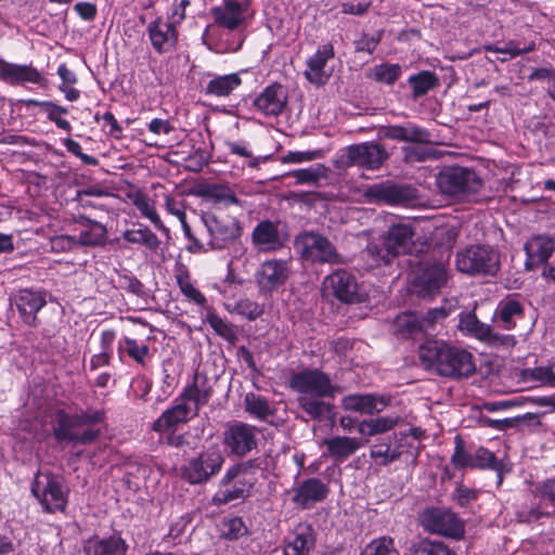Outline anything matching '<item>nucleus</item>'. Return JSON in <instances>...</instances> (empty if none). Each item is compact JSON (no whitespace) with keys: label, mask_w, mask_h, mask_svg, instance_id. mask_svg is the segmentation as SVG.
<instances>
[{"label":"nucleus","mask_w":555,"mask_h":555,"mask_svg":"<svg viewBox=\"0 0 555 555\" xmlns=\"http://www.w3.org/2000/svg\"><path fill=\"white\" fill-rule=\"evenodd\" d=\"M289 387L299 393L297 403L312 420L334 417V405L325 398H334L335 386L330 376L319 369H304L289 378Z\"/></svg>","instance_id":"nucleus-1"},{"label":"nucleus","mask_w":555,"mask_h":555,"mask_svg":"<svg viewBox=\"0 0 555 555\" xmlns=\"http://www.w3.org/2000/svg\"><path fill=\"white\" fill-rule=\"evenodd\" d=\"M418 358L424 369L450 379L467 378L476 371L469 351L443 340H425L418 347Z\"/></svg>","instance_id":"nucleus-2"},{"label":"nucleus","mask_w":555,"mask_h":555,"mask_svg":"<svg viewBox=\"0 0 555 555\" xmlns=\"http://www.w3.org/2000/svg\"><path fill=\"white\" fill-rule=\"evenodd\" d=\"M104 421V410L89 408L76 413L59 410L53 425V437L60 443L91 444L98 440L101 433L94 426L102 424Z\"/></svg>","instance_id":"nucleus-3"},{"label":"nucleus","mask_w":555,"mask_h":555,"mask_svg":"<svg viewBox=\"0 0 555 555\" xmlns=\"http://www.w3.org/2000/svg\"><path fill=\"white\" fill-rule=\"evenodd\" d=\"M413 230L408 224H393L378 240L371 241L361 257L370 261L369 266L389 264L396 257L411 249Z\"/></svg>","instance_id":"nucleus-4"},{"label":"nucleus","mask_w":555,"mask_h":555,"mask_svg":"<svg viewBox=\"0 0 555 555\" xmlns=\"http://www.w3.org/2000/svg\"><path fill=\"white\" fill-rule=\"evenodd\" d=\"M436 185L441 194L460 202L476 199L483 188L480 176L472 168L443 166L436 176Z\"/></svg>","instance_id":"nucleus-5"},{"label":"nucleus","mask_w":555,"mask_h":555,"mask_svg":"<svg viewBox=\"0 0 555 555\" xmlns=\"http://www.w3.org/2000/svg\"><path fill=\"white\" fill-rule=\"evenodd\" d=\"M295 250L300 258L312 264H343L345 262L328 237L314 231H306L296 236Z\"/></svg>","instance_id":"nucleus-6"},{"label":"nucleus","mask_w":555,"mask_h":555,"mask_svg":"<svg viewBox=\"0 0 555 555\" xmlns=\"http://www.w3.org/2000/svg\"><path fill=\"white\" fill-rule=\"evenodd\" d=\"M257 460H248L232 465L219 482V489L212 498L216 505L228 504L232 501L244 499L246 492L253 487V481L248 479V475L258 469Z\"/></svg>","instance_id":"nucleus-7"},{"label":"nucleus","mask_w":555,"mask_h":555,"mask_svg":"<svg viewBox=\"0 0 555 555\" xmlns=\"http://www.w3.org/2000/svg\"><path fill=\"white\" fill-rule=\"evenodd\" d=\"M459 271L472 276H495L500 271V253L489 245H470L456 255Z\"/></svg>","instance_id":"nucleus-8"},{"label":"nucleus","mask_w":555,"mask_h":555,"mask_svg":"<svg viewBox=\"0 0 555 555\" xmlns=\"http://www.w3.org/2000/svg\"><path fill=\"white\" fill-rule=\"evenodd\" d=\"M389 156L384 145L375 141H366L345 147L336 158L335 167L347 169L357 166L366 170H378L388 160Z\"/></svg>","instance_id":"nucleus-9"},{"label":"nucleus","mask_w":555,"mask_h":555,"mask_svg":"<svg viewBox=\"0 0 555 555\" xmlns=\"http://www.w3.org/2000/svg\"><path fill=\"white\" fill-rule=\"evenodd\" d=\"M31 493L47 513H64L68 503L69 489L62 477L46 473L37 474L31 483Z\"/></svg>","instance_id":"nucleus-10"},{"label":"nucleus","mask_w":555,"mask_h":555,"mask_svg":"<svg viewBox=\"0 0 555 555\" xmlns=\"http://www.w3.org/2000/svg\"><path fill=\"white\" fill-rule=\"evenodd\" d=\"M364 197L374 204L408 207L420 201V193L415 186L409 183L385 180L369 185L364 190Z\"/></svg>","instance_id":"nucleus-11"},{"label":"nucleus","mask_w":555,"mask_h":555,"mask_svg":"<svg viewBox=\"0 0 555 555\" xmlns=\"http://www.w3.org/2000/svg\"><path fill=\"white\" fill-rule=\"evenodd\" d=\"M223 463L222 452L212 446L191 457L181 467V477L191 485H203L221 470Z\"/></svg>","instance_id":"nucleus-12"},{"label":"nucleus","mask_w":555,"mask_h":555,"mask_svg":"<svg viewBox=\"0 0 555 555\" xmlns=\"http://www.w3.org/2000/svg\"><path fill=\"white\" fill-rule=\"evenodd\" d=\"M420 521L424 530L450 538L460 539L464 534V525L461 519L451 511L431 507L425 509Z\"/></svg>","instance_id":"nucleus-13"},{"label":"nucleus","mask_w":555,"mask_h":555,"mask_svg":"<svg viewBox=\"0 0 555 555\" xmlns=\"http://www.w3.org/2000/svg\"><path fill=\"white\" fill-rule=\"evenodd\" d=\"M202 220L209 233L211 249H223L235 242L242 234L241 222L234 217H218L204 214Z\"/></svg>","instance_id":"nucleus-14"},{"label":"nucleus","mask_w":555,"mask_h":555,"mask_svg":"<svg viewBox=\"0 0 555 555\" xmlns=\"http://www.w3.org/2000/svg\"><path fill=\"white\" fill-rule=\"evenodd\" d=\"M250 240L257 251L273 253L283 248L289 236L281 221L263 219L254 227Z\"/></svg>","instance_id":"nucleus-15"},{"label":"nucleus","mask_w":555,"mask_h":555,"mask_svg":"<svg viewBox=\"0 0 555 555\" xmlns=\"http://www.w3.org/2000/svg\"><path fill=\"white\" fill-rule=\"evenodd\" d=\"M50 293L43 288L26 287L14 293L11 298L23 322L36 327L39 324L37 313L47 305Z\"/></svg>","instance_id":"nucleus-16"},{"label":"nucleus","mask_w":555,"mask_h":555,"mask_svg":"<svg viewBox=\"0 0 555 555\" xmlns=\"http://www.w3.org/2000/svg\"><path fill=\"white\" fill-rule=\"evenodd\" d=\"M223 444L232 455L243 457L257 448V429L249 424L234 422L223 433Z\"/></svg>","instance_id":"nucleus-17"},{"label":"nucleus","mask_w":555,"mask_h":555,"mask_svg":"<svg viewBox=\"0 0 555 555\" xmlns=\"http://www.w3.org/2000/svg\"><path fill=\"white\" fill-rule=\"evenodd\" d=\"M324 287L336 299L345 304L361 301L356 276L347 270L339 269L327 275Z\"/></svg>","instance_id":"nucleus-18"},{"label":"nucleus","mask_w":555,"mask_h":555,"mask_svg":"<svg viewBox=\"0 0 555 555\" xmlns=\"http://www.w3.org/2000/svg\"><path fill=\"white\" fill-rule=\"evenodd\" d=\"M447 269L442 261L426 267L413 282V292L422 298H430L440 292L447 282Z\"/></svg>","instance_id":"nucleus-19"},{"label":"nucleus","mask_w":555,"mask_h":555,"mask_svg":"<svg viewBox=\"0 0 555 555\" xmlns=\"http://www.w3.org/2000/svg\"><path fill=\"white\" fill-rule=\"evenodd\" d=\"M288 102L285 87L279 82L267 86L254 100V107L267 117L280 116Z\"/></svg>","instance_id":"nucleus-20"},{"label":"nucleus","mask_w":555,"mask_h":555,"mask_svg":"<svg viewBox=\"0 0 555 555\" xmlns=\"http://www.w3.org/2000/svg\"><path fill=\"white\" fill-rule=\"evenodd\" d=\"M380 138L418 145L430 144L431 133L428 129L408 121L402 125H386L378 129Z\"/></svg>","instance_id":"nucleus-21"},{"label":"nucleus","mask_w":555,"mask_h":555,"mask_svg":"<svg viewBox=\"0 0 555 555\" xmlns=\"http://www.w3.org/2000/svg\"><path fill=\"white\" fill-rule=\"evenodd\" d=\"M0 80L10 86L23 83L44 86L47 82L42 74L33 65L10 63L2 57H0Z\"/></svg>","instance_id":"nucleus-22"},{"label":"nucleus","mask_w":555,"mask_h":555,"mask_svg":"<svg viewBox=\"0 0 555 555\" xmlns=\"http://www.w3.org/2000/svg\"><path fill=\"white\" fill-rule=\"evenodd\" d=\"M526 253L525 269L533 271L545 264L555 251V241L548 235H533L524 245Z\"/></svg>","instance_id":"nucleus-23"},{"label":"nucleus","mask_w":555,"mask_h":555,"mask_svg":"<svg viewBox=\"0 0 555 555\" xmlns=\"http://www.w3.org/2000/svg\"><path fill=\"white\" fill-rule=\"evenodd\" d=\"M147 34L153 49L159 53L170 52L176 49L178 43L177 24L172 21L164 22L157 17L147 26Z\"/></svg>","instance_id":"nucleus-24"},{"label":"nucleus","mask_w":555,"mask_h":555,"mask_svg":"<svg viewBox=\"0 0 555 555\" xmlns=\"http://www.w3.org/2000/svg\"><path fill=\"white\" fill-rule=\"evenodd\" d=\"M194 409L180 397L175 400V404L166 409L160 416L155 420L152 424V429L160 435L166 431L177 429L181 424L188 423L192 417L197 414H193Z\"/></svg>","instance_id":"nucleus-25"},{"label":"nucleus","mask_w":555,"mask_h":555,"mask_svg":"<svg viewBox=\"0 0 555 555\" xmlns=\"http://www.w3.org/2000/svg\"><path fill=\"white\" fill-rule=\"evenodd\" d=\"M330 489L321 479L311 477L305 479L294 489L292 501L301 509H310L317 503L326 499Z\"/></svg>","instance_id":"nucleus-26"},{"label":"nucleus","mask_w":555,"mask_h":555,"mask_svg":"<svg viewBox=\"0 0 555 555\" xmlns=\"http://www.w3.org/2000/svg\"><path fill=\"white\" fill-rule=\"evenodd\" d=\"M289 276L287 261L266 260L256 273V282L261 291L271 292L286 283Z\"/></svg>","instance_id":"nucleus-27"},{"label":"nucleus","mask_w":555,"mask_h":555,"mask_svg":"<svg viewBox=\"0 0 555 555\" xmlns=\"http://www.w3.org/2000/svg\"><path fill=\"white\" fill-rule=\"evenodd\" d=\"M248 2L242 3L236 0H225L222 7H214L210 10L215 23L229 30L237 29L245 21L244 13L247 11Z\"/></svg>","instance_id":"nucleus-28"},{"label":"nucleus","mask_w":555,"mask_h":555,"mask_svg":"<svg viewBox=\"0 0 555 555\" xmlns=\"http://www.w3.org/2000/svg\"><path fill=\"white\" fill-rule=\"evenodd\" d=\"M315 545V534L311 525L299 524L284 544V555H308Z\"/></svg>","instance_id":"nucleus-29"},{"label":"nucleus","mask_w":555,"mask_h":555,"mask_svg":"<svg viewBox=\"0 0 555 555\" xmlns=\"http://www.w3.org/2000/svg\"><path fill=\"white\" fill-rule=\"evenodd\" d=\"M212 396V386L206 374L196 372L191 385L186 386L181 398L194 403L193 414H198L202 406L206 405Z\"/></svg>","instance_id":"nucleus-30"},{"label":"nucleus","mask_w":555,"mask_h":555,"mask_svg":"<svg viewBox=\"0 0 555 555\" xmlns=\"http://www.w3.org/2000/svg\"><path fill=\"white\" fill-rule=\"evenodd\" d=\"M389 404V399L372 393L349 395L343 399V406L347 411L373 415L380 413Z\"/></svg>","instance_id":"nucleus-31"},{"label":"nucleus","mask_w":555,"mask_h":555,"mask_svg":"<svg viewBox=\"0 0 555 555\" xmlns=\"http://www.w3.org/2000/svg\"><path fill=\"white\" fill-rule=\"evenodd\" d=\"M76 223L85 228L76 237L79 246L94 247L103 246L106 243L107 228L103 223L85 215H79L76 218Z\"/></svg>","instance_id":"nucleus-32"},{"label":"nucleus","mask_w":555,"mask_h":555,"mask_svg":"<svg viewBox=\"0 0 555 555\" xmlns=\"http://www.w3.org/2000/svg\"><path fill=\"white\" fill-rule=\"evenodd\" d=\"M335 55L332 43L321 46L317 52L307 61L308 70L305 76L313 85H324L327 76L324 74V67L328 60Z\"/></svg>","instance_id":"nucleus-33"},{"label":"nucleus","mask_w":555,"mask_h":555,"mask_svg":"<svg viewBox=\"0 0 555 555\" xmlns=\"http://www.w3.org/2000/svg\"><path fill=\"white\" fill-rule=\"evenodd\" d=\"M127 550L126 541L115 534L103 539L90 538L83 546L86 555H126Z\"/></svg>","instance_id":"nucleus-34"},{"label":"nucleus","mask_w":555,"mask_h":555,"mask_svg":"<svg viewBox=\"0 0 555 555\" xmlns=\"http://www.w3.org/2000/svg\"><path fill=\"white\" fill-rule=\"evenodd\" d=\"M489 469L496 473V485L500 487L504 475L511 470L504 460H499L495 454L485 447H478L474 451V462L472 469Z\"/></svg>","instance_id":"nucleus-35"},{"label":"nucleus","mask_w":555,"mask_h":555,"mask_svg":"<svg viewBox=\"0 0 555 555\" xmlns=\"http://www.w3.org/2000/svg\"><path fill=\"white\" fill-rule=\"evenodd\" d=\"M210 76V80L204 88V93L209 96L227 98L242 85L238 73Z\"/></svg>","instance_id":"nucleus-36"},{"label":"nucleus","mask_w":555,"mask_h":555,"mask_svg":"<svg viewBox=\"0 0 555 555\" xmlns=\"http://www.w3.org/2000/svg\"><path fill=\"white\" fill-rule=\"evenodd\" d=\"M327 454L336 462L343 463L351 456L360 448V443L356 438L347 436H336L324 439Z\"/></svg>","instance_id":"nucleus-37"},{"label":"nucleus","mask_w":555,"mask_h":555,"mask_svg":"<svg viewBox=\"0 0 555 555\" xmlns=\"http://www.w3.org/2000/svg\"><path fill=\"white\" fill-rule=\"evenodd\" d=\"M393 333L399 338H413L415 339L424 332L422 327V320L417 312H404L397 315L393 321Z\"/></svg>","instance_id":"nucleus-38"},{"label":"nucleus","mask_w":555,"mask_h":555,"mask_svg":"<svg viewBox=\"0 0 555 555\" xmlns=\"http://www.w3.org/2000/svg\"><path fill=\"white\" fill-rule=\"evenodd\" d=\"M23 103L26 106H39L41 107L46 114L47 118L54 122L57 128L69 132L72 130V125L68 120L62 118L63 115L68 114V108L62 105H59L52 101H39L36 99H27L24 100Z\"/></svg>","instance_id":"nucleus-39"},{"label":"nucleus","mask_w":555,"mask_h":555,"mask_svg":"<svg viewBox=\"0 0 555 555\" xmlns=\"http://www.w3.org/2000/svg\"><path fill=\"white\" fill-rule=\"evenodd\" d=\"M175 276L181 293L196 305L204 306L206 297L198 291L191 282V276L188 267L182 262H177L175 266Z\"/></svg>","instance_id":"nucleus-40"},{"label":"nucleus","mask_w":555,"mask_h":555,"mask_svg":"<svg viewBox=\"0 0 555 555\" xmlns=\"http://www.w3.org/2000/svg\"><path fill=\"white\" fill-rule=\"evenodd\" d=\"M402 444L396 443L392 446L391 439L383 440L372 446L370 456L376 464L387 466L399 460L403 453Z\"/></svg>","instance_id":"nucleus-41"},{"label":"nucleus","mask_w":555,"mask_h":555,"mask_svg":"<svg viewBox=\"0 0 555 555\" xmlns=\"http://www.w3.org/2000/svg\"><path fill=\"white\" fill-rule=\"evenodd\" d=\"M524 307L516 299L501 301L496 309V317L504 330H513L517 320L524 318Z\"/></svg>","instance_id":"nucleus-42"},{"label":"nucleus","mask_w":555,"mask_h":555,"mask_svg":"<svg viewBox=\"0 0 555 555\" xmlns=\"http://www.w3.org/2000/svg\"><path fill=\"white\" fill-rule=\"evenodd\" d=\"M398 415L379 416L376 418L364 420L359 423L358 431L362 436H375L385 434L395 428L400 422Z\"/></svg>","instance_id":"nucleus-43"},{"label":"nucleus","mask_w":555,"mask_h":555,"mask_svg":"<svg viewBox=\"0 0 555 555\" xmlns=\"http://www.w3.org/2000/svg\"><path fill=\"white\" fill-rule=\"evenodd\" d=\"M244 406L249 415L260 421H266L275 413V409L270 404V401L266 397L255 392L245 395Z\"/></svg>","instance_id":"nucleus-44"},{"label":"nucleus","mask_w":555,"mask_h":555,"mask_svg":"<svg viewBox=\"0 0 555 555\" xmlns=\"http://www.w3.org/2000/svg\"><path fill=\"white\" fill-rule=\"evenodd\" d=\"M408 82L412 87V98L414 100L427 94L440 85L439 77L430 70H421L411 75Z\"/></svg>","instance_id":"nucleus-45"},{"label":"nucleus","mask_w":555,"mask_h":555,"mask_svg":"<svg viewBox=\"0 0 555 555\" xmlns=\"http://www.w3.org/2000/svg\"><path fill=\"white\" fill-rule=\"evenodd\" d=\"M330 168L323 164H315L313 166L292 170L286 176L296 180L297 184H318L320 180L328 178Z\"/></svg>","instance_id":"nucleus-46"},{"label":"nucleus","mask_w":555,"mask_h":555,"mask_svg":"<svg viewBox=\"0 0 555 555\" xmlns=\"http://www.w3.org/2000/svg\"><path fill=\"white\" fill-rule=\"evenodd\" d=\"M459 328L481 341L490 335V325L479 321L474 311L460 314Z\"/></svg>","instance_id":"nucleus-47"},{"label":"nucleus","mask_w":555,"mask_h":555,"mask_svg":"<svg viewBox=\"0 0 555 555\" xmlns=\"http://www.w3.org/2000/svg\"><path fill=\"white\" fill-rule=\"evenodd\" d=\"M402 75V68L399 64L382 63L370 68L366 77L378 83L387 86L393 85Z\"/></svg>","instance_id":"nucleus-48"},{"label":"nucleus","mask_w":555,"mask_h":555,"mask_svg":"<svg viewBox=\"0 0 555 555\" xmlns=\"http://www.w3.org/2000/svg\"><path fill=\"white\" fill-rule=\"evenodd\" d=\"M122 237L128 243L143 245L151 250H156L160 244L157 235L145 225L139 229L126 230Z\"/></svg>","instance_id":"nucleus-49"},{"label":"nucleus","mask_w":555,"mask_h":555,"mask_svg":"<svg viewBox=\"0 0 555 555\" xmlns=\"http://www.w3.org/2000/svg\"><path fill=\"white\" fill-rule=\"evenodd\" d=\"M205 321L211 326L218 336L232 345L236 343L237 334L233 324L223 320L215 311H208Z\"/></svg>","instance_id":"nucleus-50"},{"label":"nucleus","mask_w":555,"mask_h":555,"mask_svg":"<svg viewBox=\"0 0 555 555\" xmlns=\"http://www.w3.org/2000/svg\"><path fill=\"white\" fill-rule=\"evenodd\" d=\"M204 195L214 204L236 205L238 198L229 185L225 184H209L205 189Z\"/></svg>","instance_id":"nucleus-51"},{"label":"nucleus","mask_w":555,"mask_h":555,"mask_svg":"<svg viewBox=\"0 0 555 555\" xmlns=\"http://www.w3.org/2000/svg\"><path fill=\"white\" fill-rule=\"evenodd\" d=\"M409 555H456L455 552L443 542L424 539L414 543Z\"/></svg>","instance_id":"nucleus-52"},{"label":"nucleus","mask_w":555,"mask_h":555,"mask_svg":"<svg viewBox=\"0 0 555 555\" xmlns=\"http://www.w3.org/2000/svg\"><path fill=\"white\" fill-rule=\"evenodd\" d=\"M474 462V452H468L465 449L464 439L457 435L454 438V451L451 455V463L455 468L466 469L470 468Z\"/></svg>","instance_id":"nucleus-53"},{"label":"nucleus","mask_w":555,"mask_h":555,"mask_svg":"<svg viewBox=\"0 0 555 555\" xmlns=\"http://www.w3.org/2000/svg\"><path fill=\"white\" fill-rule=\"evenodd\" d=\"M360 555H399V552L395 547L393 539L384 535L371 541Z\"/></svg>","instance_id":"nucleus-54"},{"label":"nucleus","mask_w":555,"mask_h":555,"mask_svg":"<svg viewBox=\"0 0 555 555\" xmlns=\"http://www.w3.org/2000/svg\"><path fill=\"white\" fill-rule=\"evenodd\" d=\"M521 377L525 382H538L542 385L555 386V372L553 366H537L521 371Z\"/></svg>","instance_id":"nucleus-55"},{"label":"nucleus","mask_w":555,"mask_h":555,"mask_svg":"<svg viewBox=\"0 0 555 555\" xmlns=\"http://www.w3.org/2000/svg\"><path fill=\"white\" fill-rule=\"evenodd\" d=\"M403 162L406 164L423 163L436 157V151L424 149L417 145H406L402 147Z\"/></svg>","instance_id":"nucleus-56"},{"label":"nucleus","mask_w":555,"mask_h":555,"mask_svg":"<svg viewBox=\"0 0 555 555\" xmlns=\"http://www.w3.org/2000/svg\"><path fill=\"white\" fill-rule=\"evenodd\" d=\"M248 533V529L241 517L225 519L222 528V537L234 541Z\"/></svg>","instance_id":"nucleus-57"},{"label":"nucleus","mask_w":555,"mask_h":555,"mask_svg":"<svg viewBox=\"0 0 555 555\" xmlns=\"http://www.w3.org/2000/svg\"><path fill=\"white\" fill-rule=\"evenodd\" d=\"M233 312L247 318L249 321H254L263 313V307L256 301L245 298L235 304Z\"/></svg>","instance_id":"nucleus-58"},{"label":"nucleus","mask_w":555,"mask_h":555,"mask_svg":"<svg viewBox=\"0 0 555 555\" xmlns=\"http://www.w3.org/2000/svg\"><path fill=\"white\" fill-rule=\"evenodd\" d=\"M134 205L139 209L142 216L149 218L151 222L155 225L156 229L168 231V229L164 225L163 221L160 220L158 214L156 212L154 206L150 204L149 199L144 196L137 198L134 201Z\"/></svg>","instance_id":"nucleus-59"},{"label":"nucleus","mask_w":555,"mask_h":555,"mask_svg":"<svg viewBox=\"0 0 555 555\" xmlns=\"http://www.w3.org/2000/svg\"><path fill=\"white\" fill-rule=\"evenodd\" d=\"M119 287L139 297L145 296L143 283L130 273H121L118 278Z\"/></svg>","instance_id":"nucleus-60"},{"label":"nucleus","mask_w":555,"mask_h":555,"mask_svg":"<svg viewBox=\"0 0 555 555\" xmlns=\"http://www.w3.org/2000/svg\"><path fill=\"white\" fill-rule=\"evenodd\" d=\"M125 344L129 357L140 364H144V359L150 352L149 346L146 344L139 345L135 339L128 337L125 339Z\"/></svg>","instance_id":"nucleus-61"},{"label":"nucleus","mask_w":555,"mask_h":555,"mask_svg":"<svg viewBox=\"0 0 555 555\" xmlns=\"http://www.w3.org/2000/svg\"><path fill=\"white\" fill-rule=\"evenodd\" d=\"M478 498V492L476 490L469 489L463 485H459L453 494V501L461 507H466L473 501H476Z\"/></svg>","instance_id":"nucleus-62"},{"label":"nucleus","mask_w":555,"mask_h":555,"mask_svg":"<svg viewBox=\"0 0 555 555\" xmlns=\"http://www.w3.org/2000/svg\"><path fill=\"white\" fill-rule=\"evenodd\" d=\"M321 156V151H305V152H288L281 160L284 164H298L305 162H312Z\"/></svg>","instance_id":"nucleus-63"},{"label":"nucleus","mask_w":555,"mask_h":555,"mask_svg":"<svg viewBox=\"0 0 555 555\" xmlns=\"http://www.w3.org/2000/svg\"><path fill=\"white\" fill-rule=\"evenodd\" d=\"M76 246H79L76 236L57 235L51 240L52 250L56 253L69 251Z\"/></svg>","instance_id":"nucleus-64"}]
</instances>
